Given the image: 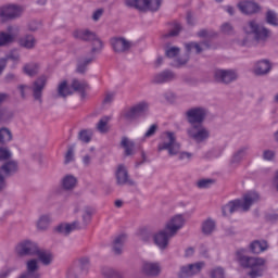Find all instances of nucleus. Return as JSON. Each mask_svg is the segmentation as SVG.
I'll return each mask as SVG.
<instances>
[{
  "label": "nucleus",
  "mask_w": 278,
  "mask_h": 278,
  "mask_svg": "<svg viewBox=\"0 0 278 278\" xmlns=\"http://www.w3.org/2000/svg\"><path fill=\"white\" fill-rule=\"evenodd\" d=\"M73 37L76 40H83L84 42H92V53H99L103 49V41L97 37V34L89 29H76L73 31Z\"/></svg>",
  "instance_id": "7"
},
{
  "label": "nucleus",
  "mask_w": 278,
  "mask_h": 278,
  "mask_svg": "<svg viewBox=\"0 0 278 278\" xmlns=\"http://www.w3.org/2000/svg\"><path fill=\"white\" fill-rule=\"evenodd\" d=\"M186 51L187 54L175 61L172 66H175L176 68H181V66H186L188 64V60H190V52L195 50V53H201L203 51V47H207V43L203 42L202 45H199L197 42H190L186 43Z\"/></svg>",
  "instance_id": "12"
},
{
  "label": "nucleus",
  "mask_w": 278,
  "mask_h": 278,
  "mask_svg": "<svg viewBox=\"0 0 278 278\" xmlns=\"http://www.w3.org/2000/svg\"><path fill=\"white\" fill-rule=\"evenodd\" d=\"M92 60H94V56L78 60L77 73H85L88 68V65L92 64Z\"/></svg>",
  "instance_id": "38"
},
{
  "label": "nucleus",
  "mask_w": 278,
  "mask_h": 278,
  "mask_svg": "<svg viewBox=\"0 0 278 278\" xmlns=\"http://www.w3.org/2000/svg\"><path fill=\"white\" fill-rule=\"evenodd\" d=\"M15 252L21 257L25 255H36L38 253V244L29 240L22 241L16 245Z\"/></svg>",
  "instance_id": "17"
},
{
  "label": "nucleus",
  "mask_w": 278,
  "mask_h": 278,
  "mask_svg": "<svg viewBox=\"0 0 278 278\" xmlns=\"http://www.w3.org/2000/svg\"><path fill=\"white\" fill-rule=\"evenodd\" d=\"M12 152L8 148H0V160H10Z\"/></svg>",
  "instance_id": "57"
},
{
  "label": "nucleus",
  "mask_w": 278,
  "mask_h": 278,
  "mask_svg": "<svg viewBox=\"0 0 278 278\" xmlns=\"http://www.w3.org/2000/svg\"><path fill=\"white\" fill-rule=\"evenodd\" d=\"M214 181L212 179H201L197 182L198 188L205 189L210 188Z\"/></svg>",
  "instance_id": "56"
},
{
  "label": "nucleus",
  "mask_w": 278,
  "mask_h": 278,
  "mask_svg": "<svg viewBox=\"0 0 278 278\" xmlns=\"http://www.w3.org/2000/svg\"><path fill=\"white\" fill-rule=\"evenodd\" d=\"M240 264L243 268H251L249 273L251 278L262 277L266 270V260L262 257L241 256Z\"/></svg>",
  "instance_id": "6"
},
{
  "label": "nucleus",
  "mask_w": 278,
  "mask_h": 278,
  "mask_svg": "<svg viewBox=\"0 0 278 278\" xmlns=\"http://www.w3.org/2000/svg\"><path fill=\"white\" fill-rule=\"evenodd\" d=\"M101 273L105 278H122L121 273H118L116 269L112 267H103L101 269Z\"/></svg>",
  "instance_id": "43"
},
{
  "label": "nucleus",
  "mask_w": 278,
  "mask_h": 278,
  "mask_svg": "<svg viewBox=\"0 0 278 278\" xmlns=\"http://www.w3.org/2000/svg\"><path fill=\"white\" fill-rule=\"evenodd\" d=\"M184 216L176 215L174 216L166 225L165 228L154 235V243L161 251H164L168 247V240L177 236V231L184 227Z\"/></svg>",
  "instance_id": "3"
},
{
  "label": "nucleus",
  "mask_w": 278,
  "mask_h": 278,
  "mask_svg": "<svg viewBox=\"0 0 278 278\" xmlns=\"http://www.w3.org/2000/svg\"><path fill=\"white\" fill-rule=\"evenodd\" d=\"M270 62L268 60L258 61L255 64L254 73L255 75H268L270 73Z\"/></svg>",
  "instance_id": "25"
},
{
  "label": "nucleus",
  "mask_w": 278,
  "mask_h": 278,
  "mask_svg": "<svg viewBox=\"0 0 278 278\" xmlns=\"http://www.w3.org/2000/svg\"><path fill=\"white\" fill-rule=\"evenodd\" d=\"M48 79L49 77H47V75H41L33 83L30 87L27 85L17 86V90H20L22 99H25L26 97L25 90L31 89L35 101L42 103V92L47 86Z\"/></svg>",
  "instance_id": "5"
},
{
  "label": "nucleus",
  "mask_w": 278,
  "mask_h": 278,
  "mask_svg": "<svg viewBox=\"0 0 278 278\" xmlns=\"http://www.w3.org/2000/svg\"><path fill=\"white\" fill-rule=\"evenodd\" d=\"M101 16H103V9H98L93 13L92 18H93V21H99V18H101Z\"/></svg>",
  "instance_id": "61"
},
{
  "label": "nucleus",
  "mask_w": 278,
  "mask_h": 278,
  "mask_svg": "<svg viewBox=\"0 0 278 278\" xmlns=\"http://www.w3.org/2000/svg\"><path fill=\"white\" fill-rule=\"evenodd\" d=\"M16 40V36L12 33L0 30V47H8Z\"/></svg>",
  "instance_id": "29"
},
{
  "label": "nucleus",
  "mask_w": 278,
  "mask_h": 278,
  "mask_svg": "<svg viewBox=\"0 0 278 278\" xmlns=\"http://www.w3.org/2000/svg\"><path fill=\"white\" fill-rule=\"evenodd\" d=\"M266 22L268 23V25L278 27L277 13H275V11H273V10H268L266 13Z\"/></svg>",
  "instance_id": "46"
},
{
  "label": "nucleus",
  "mask_w": 278,
  "mask_h": 278,
  "mask_svg": "<svg viewBox=\"0 0 278 278\" xmlns=\"http://www.w3.org/2000/svg\"><path fill=\"white\" fill-rule=\"evenodd\" d=\"M77 229H81V225L79 222L75 220L71 224L68 223H63L56 226L55 231L58 233H61L62 236H71L73 231H77Z\"/></svg>",
  "instance_id": "20"
},
{
  "label": "nucleus",
  "mask_w": 278,
  "mask_h": 278,
  "mask_svg": "<svg viewBox=\"0 0 278 278\" xmlns=\"http://www.w3.org/2000/svg\"><path fill=\"white\" fill-rule=\"evenodd\" d=\"M41 25H42V24H40V22H38V21H33V22L29 23L28 29H29L30 31H38V28L41 27Z\"/></svg>",
  "instance_id": "59"
},
{
  "label": "nucleus",
  "mask_w": 278,
  "mask_h": 278,
  "mask_svg": "<svg viewBox=\"0 0 278 278\" xmlns=\"http://www.w3.org/2000/svg\"><path fill=\"white\" fill-rule=\"evenodd\" d=\"M38 260L33 258L27 261L26 263V273L20 276L18 278H40V274L38 273Z\"/></svg>",
  "instance_id": "19"
},
{
  "label": "nucleus",
  "mask_w": 278,
  "mask_h": 278,
  "mask_svg": "<svg viewBox=\"0 0 278 278\" xmlns=\"http://www.w3.org/2000/svg\"><path fill=\"white\" fill-rule=\"evenodd\" d=\"M1 60H5V65L8 66V62H13L14 66L21 62V53L18 50L13 49L9 53L5 54L4 58H1Z\"/></svg>",
  "instance_id": "34"
},
{
  "label": "nucleus",
  "mask_w": 278,
  "mask_h": 278,
  "mask_svg": "<svg viewBox=\"0 0 278 278\" xmlns=\"http://www.w3.org/2000/svg\"><path fill=\"white\" fill-rule=\"evenodd\" d=\"M179 48L170 47L165 51V55H167L168 58H177V55H179Z\"/></svg>",
  "instance_id": "53"
},
{
  "label": "nucleus",
  "mask_w": 278,
  "mask_h": 278,
  "mask_svg": "<svg viewBox=\"0 0 278 278\" xmlns=\"http://www.w3.org/2000/svg\"><path fill=\"white\" fill-rule=\"evenodd\" d=\"M18 45L24 47V49H34L36 47V38L33 35H26L20 38Z\"/></svg>",
  "instance_id": "31"
},
{
  "label": "nucleus",
  "mask_w": 278,
  "mask_h": 278,
  "mask_svg": "<svg viewBox=\"0 0 278 278\" xmlns=\"http://www.w3.org/2000/svg\"><path fill=\"white\" fill-rule=\"evenodd\" d=\"M205 266L204 262H198L194 264L184 265L180 267V270L178 273L179 278H189L194 277V275H199L203 267Z\"/></svg>",
  "instance_id": "16"
},
{
  "label": "nucleus",
  "mask_w": 278,
  "mask_h": 278,
  "mask_svg": "<svg viewBox=\"0 0 278 278\" xmlns=\"http://www.w3.org/2000/svg\"><path fill=\"white\" fill-rule=\"evenodd\" d=\"M211 277L212 278H225V269L223 267H216L213 270H211Z\"/></svg>",
  "instance_id": "50"
},
{
  "label": "nucleus",
  "mask_w": 278,
  "mask_h": 278,
  "mask_svg": "<svg viewBox=\"0 0 278 278\" xmlns=\"http://www.w3.org/2000/svg\"><path fill=\"white\" fill-rule=\"evenodd\" d=\"M150 104L147 101H141L132 105V110H135V114H137V117L140 118V116H144L147 112H149Z\"/></svg>",
  "instance_id": "28"
},
{
  "label": "nucleus",
  "mask_w": 278,
  "mask_h": 278,
  "mask_svg": "<svg viewBox=\"0 0 278 278\" xmlns=\"http://www.w3.org/2000/svg\"><path fill=\"white\" fill-rule=\"evenodd\" d=\"M207 116V109L205 108H192L186 112L187 122L190 127L187 128V136L195 144H204L210 140V129L203 125L205 117Z\"/></svg>",
  "instance_id": "1"
},
{
  "label": "nucleus",
  "mask_w": 278,
  "mask_h": 278,
  "mask_svg": "<svg viewBox=\"0 0 278 278\" xmlns=\"http://www.w3.org/2000/svg\"><path fill=\"white\" fill-rule=\"evenodd\" d=\"M263 160H265L266 162H273V160H275V151L264 150L263 151Z\"/></svg>",
  "instance_id": "55"
},
{
  "label": "nucleus",
  "mask_w": 278,
  "mask_h": 278,
  "mask_svg": "<svg viewBox=\"0 0 278 278\" xmlns=\"http://www.w3.org/2000/svg\"><path fill=\"white\" fill-rule=\"evenodd\" d=\"M121 146L125 149V155H131L134 153V141L127 137H123Z\"/></svg>",
  "instance_id": "42"
},
{
  "label": "nucleus",
  "mask_w": 278,
  "mask_h": 278,
  "mask_svg": "<svg viewBox=\"0 0 278 278\" xmlns=\"http://www.w3.org/2000/svg\"><path fill=\"white\" fill-rule=\"evenodd\" d=\"M51 215L49 214H43L41 215L38 220H37V229L39 231H47L51 225Z\"/></svg>",
  "instance_id": "27"
},
{
  "label": "nucleus",
  "mask_w": 278,
  "mask_h": 278,
  "mask_svg": "<svg viewBox=\"0 0 278 278\" xmlns=\"http://www.w3.org/2000/svg\"><path fill=\"white\" fill-rule=\"evenodd\" d=\"M222 34H227L228 36L233 34V26L230 23H224L220 26Z\"/></svg>",
  "instance_id": "52"
},
{
  "label": "nucleus",
  "mask_w": 278,
  "mask_h": 278,
  "mask_svg": "<svg viewBox=\"0 0 278 278\" xmlns=\"http://www.w3.org/2000/svg\"><path fill=\"white\" fill-rule=\"evenodd\" d=\"M14 79H16V75H14L12 73L7 74L5 77H4L5 84H10V81H14Z\"/></svg>",
  "instance_id": "63"
},
{
  "label": "nucleus",
  "mask_w": 278,
  "mask_h": 278,
  "mask_svg": "<svg viewBox=\"0 0 278 278\" xmlns=\"http://www.w3.org/2000/svg\"><path fill=\"white\" fill-rule=\"evenodd\" d=\"M163 97L166 101H173L175 99V93H173V91H166Z\"/></svg>",
  "instance_id": "62"
},
{
  "label": "nucleus",
  "mask_w": 278,
  "mask_h": 278,
  "mask_svg": "<svg viewBox=\"0 0 278 278\" xmlns=\"http://www.w3.org/2000/svg\"><path fill=\"white\" fill-rule=\"evenodd\" d=\"M24 73L29 77H34V75H38V64L30 63L24 66Z\"/></svg>",
  "instance_id": "47"
},
{
  "label": "nucleus",
  "mask_w": 278,
  "mask_h": 278,
  "mask_svg": "<svg viewBox=\"0 0 278 278\" xmlns=\"http://www.w3.org/2000/svg\"><path fill=\"white\" fill-rule=\"evenodd\" d=\"M127 8H135L139 12H157L162 5V0H126Z\"/></svg>",
  "instance_id": "8"
},
{
  "label": "nucleus",
  "mask_w": 278,
  "mask_h": 278,
  "mask_svg": "<svg viewBox=\"0 0 278 278\" xmlns=\"http://www.w3.org/2000/svg\"><path fill=\"white\" fill-rule=\"evenodd\" d=\"M81 270H88L90 268V260L88 257H83L79 260Z\"/></svg>",
  "instance_id": "58"
},
{
  "label": "nucleus",
  "mask_w": 278,
  "mask_h": 278,
  "mask_svg": "<svg viewBox=\"0 0 278 278\" xmlns=\"http://www.w3.org/2000/svg\"><path fill=\"white\" fill-rule=\"evenodd\" d=\"M126 240L127 237L125 235H119L113 240V253L115 255L123 253V247H125Z\"/></svg>",
  "instance_id": "26"
},
{
  "label": "nucleus",
  "mask_w": 278,
  "mask_h": 278,
  "mask_svg": "<svg viewBox=\"0 0 278 278\" xmlns=\"http://www.w3.org/2000/svg\"><path fill=\"white\" fill-rule=\"evenodd\" d=\"M37 255L38 261L43 265V266H51L53 263V254L47 250H40L38 249V252L35 253Z\"/></svg>",
  "instance_id": "23"
},
{
  "label": "nucleus",
  "mask_w": 278,
  "mask_h": 278,
  "mask_svg": "<svg viewBox=\"0 0 278 278\" xmlns=\"http://www.w3.org/2000/svg\"><path fill=\"white\" fill-rule=\"evenodd\" d=\"M151 236H153V232L149 228H141L138 231V238L139 240H142V242H149V240H151Z\"/></svg>",
  "instance_id": "45"
},
{
  "label": "nucleus",
  "mask_w": 278,
  "mask_h": 278,
  "mask_svg": "<svg viewBox=\"0 0 278 278\" xmlns=\"http://www.w3.org/2000/svg\"><path fill=\"white\" fill-rule=\"evenodd\" d=\"M71 162H75V149L70 147L65 154V164H71Z\"/></svg>",
  "instance_id": "49"
},
{
  "label": "nucleus",
  "mask_w": 278,
  "mask_h": 278,
  "mask_svg": "<svg viewBox=\"0 0 278 278\" xmlns=\"http://www.w3.org/2000/svg\"><path fill=\"white\" fill-rule=\"evenodd\" d=\"M92 129H83L78 132V140H80V142H85V144H88V142L92 140Z\"/></svg>",
  "instance_id": "40"
},
{
  "label": "nucleus",
  "mask_w": 278,
  "mask_h": 278,
  "mask_svg": "<svg viewBox=\"0 0 278 278\" xmlns=\"http://www.w3.org/2000/svg\"><path fill=\"white\" fill-rule=\"evenodd\" d=\"M177 79V76L172 71H163L153 77L154 84H168V81H175Z\"/></svg>",
  "instance_id": "21"
},
{
  "label": "nucleus",
  "mask_w": 278,
  "mask_h": 278,
  "mask_svg": "<svg viewBox=\"0 0 278 278\" xmlns=\"http://www.w3.org/2000/svg\"><path fill=\"white\" fill-rule=\"evenodd\" d=\"M215 228H216V223H214V220L212 219H207L202 224V231L206 236H210V233H212V231H214Z\"/></svg>",
  "instance_id": "44"
},
{
  "label": "nucleus",
  "mask_w": 278,
  "mask_h": 278,
  "mask_svg": "<svg viewBox=\"0 0 278 278\" xmlns=\"http://www.w3.org/2000/svg\"><path fill=\"white\" fill-rule=\"evenodd\" d=\"M92 220V210L91 208H85V213L83 214V223L84 225H88Z\"/></svg>",
  "instance_id": "51"
},
{
  "label": "nucleus",
  "mask_w": 278,
  "mask_h": 278,
  "mask_svg": "<svg viewBox=\"0 0 278 278\" xmlns=\"http://www.w3.org/2000/svg\"><path fill=\"white\" fill-rule=\"evenodd\" d=\"M267 249L268 243L266 241H254L250 245V250L255 254L264 253Z\"/></svg>",
  "instance_id": "35"
},
{
  "label": "nucleus",
  "mask_w": 278,
  "mask_h": 278,
  "mask_svg": "<svg viewBox=\"0 0 278 278\" xmlns=\"http://www.w3.org/2000/svg\"><path fill=\"white\" fill-rule=\"evenodd\" d=\"M12 142V130L8 127L0 128V144H8Z\"/></svg>",
  "instance_id": "37"
},
{
  "label": "nucleus",
  "mask_w": 278,
  "mask_h": 278,
  "mask_svg": "<svg viewBox=\"0 0 278 278\" xmlns=\"http://www.w3.org/2000/svg\"><path fill=\"white\" fill-rule=\"evenodd\" d=\"M179 31H181V24L175 23L173 29L165 35V38H173L175 36H179Z\"/></svg>",
  "instance_id": "48"
},
{
  "label": "nucleus",
  "mask_w": 278,
  "mask_h": 278,
  "mask_svg": "<svg viewBox=\"0 0 278 278\" xmlns=\"http://www.w3.org/2000/svg\"><path fill=\"white\" fill-rule=\"evenodd\" d=\"M249 155V147H242L240 148L231 159V164H240Z\"/></svg>",
  "instance_id": "33"
},
{
  "label": "nucleus",
  "mask_w": 278,
  "mask_h": 278,
  "mask_svg": "<svg viewBox=\"0 0 278 278\" xmlns=\"http://www.w3.org/2000/svg\"><path fill=\"white\" fill-rule=\"evenodd\" d=\"M112 117L103 116L97 124V129L100 134H108V124Z\"/></svg>",
  "instance_id": "41"
},
{
  "label": "nucleus",
  "mask_w": 278,
  "mask_h": 278,
  "mask_svg": "<svg viewBox=\"0 0 278 278\" xmlns=\"http://www.w3.org/2000/svg\"><path fill=\"white\" fill-rule=\"evenodd\" d=\"M77 186V178L73 175H66L62 179V187L64 190H73Z\"/></svg>",
  "instance_id": "36"
},
{
  "label": "nucleus",
  "mask_w": 278,
  "mask_h": 278,
  "mask_svg": "<svg viewBox=\"0 0 278 278\" xmlns=\"http://www.w3.org/2000/svg\"><path fill=\"white\" fill-rule=\"evenodd\" d=\"M157 131V124H152L143 135V138H153V135Z\"/></svg>",
  "instance_id": "54"
},
{
  "label": "nucleus",
  "mask_w": 278,
  "mask_h": 278,
  "mask_svg": "<svg viewBox=\"0 0 278 278\" xmlns=\"http://www.w3.org/2000/svg\"><path fill=\"white\" fill-rule=\"evenodd\" d=\"M237 8L241 14H245L247 16L260 14V12L262 11V7H260L257 2L251 0L239 1Z\"/></svg>",
  "instance_id": "15"
},
{
  "label": "nucleus",
  "mask_w": 278,
  "mask_h": 278,
  "mask_svg": "<svg viewBox=\"0 0 278 278\" xmlns=\"http://www.w3.org/2000/svg\"><path fill=\"white\" fill-rule=\"evenodd\" d=\"M110 45L114 53H129L134 49V41L125 37H113Z\"/></svg>",
  "instance_id": "11"
},
{
  "label": "nucleus",
  "mask_w": 278,
  "mask_h": 278,
  "mask_svg": "<svg viewBox=\"0 0 278 278\" xmlns=\"http://www.w3.org/2000/svg\"><path fill=\"white\" fill-rule=\"evenodd\" d=\"M112 101H114V93L113 92L106 93L104 97L103 103L105 105H108V104L112 103Z\"/></svg>",
  "instance_id": "60"
},
{
  "label": "nucleus",
  "mask_w": 278,
  "mask_h": 278,
  "mask_svg": "<svg viewBox=\"0 0 278 278\" xmlns=\"http://www.w3.org/2000/svg\"><path fill=\"white\" fill-rule=\"evenodd\" d=\"M258 201L260 194H257L255 191H250L244 194L243 200H233L224 205L222 208L223 215L229 216V214H233V212H238V210L249 212V210H251V205H253V203H257Z\"/></svg>",
  "instance_id": "4"
},
{
  "label": "nucleus",
  "mask_w": 278,
  "mask_h": 278,
  "mask_svg": "<svg viewBox=\"0 0 278 278\" xmlns=\"http://www.w3.org/2000/svg\"><path fill=\"white\" fill-rule=\"evenodd\" d=\"M16 16H21V8L14 4L0 8V18L2 21H10V18H16Z\"/></svg>",
  "instance_id": "18"
},
{
  "label": "nucleus",
  "mask_w": 278,
  "mask_h": 278,
  "mask_svg": "<svg viewBox=\"0 0 278 278\" xmlns=\"http://www.w3.org/2000/svg\"><path fill=\"white\" fill-rule=\"evenodd\" d=\"M244 31L245 34H253L254 40H256V42H264L270 36L268 28L260 25L255 21L249 22L244 27Z\"/></svg>",
  "instance_id": "9"
},
{
  "label": "nucleus",
  "mask_w": 278,
  "mask_h": 278,
  "mask_svg": "<svg viewBox=\"0 0 278 278\" xmlns=\"http://www.w3.org/2000/svg\"><path fill=\"white\" fill-rule=\"evenodd\" d=\"M10 273H12V269H7L0 273V278H8L10 277Z\"/></svg>",
  "instance_id": "64"
},
{
  "label": "nucleus",
  "mask_w": 278,
  "mask_h": 278,
  "mask_svg": "<svg viewBox=\"0 0 278 278\" xmlns=\"http://www.w3.org/2000/svg\"><path fill=\"white\" fill-rule=\"evenodd\" d=\"M213 79L217 84L229 86V84L238 81V72L236 70H215L213 73Z\"/></svg>",
  "instance_id": "10"
},
{
  "label": "nucleus",
  "mask_w": 278,
  "mask_h": 278,
  "mask_svg": "<svg viewBox=\"0 0 278 278\" xmlns=\"http://www.w3.org/2000/svg\"><path fill=\"white\" fill-rule=\"evenodd\" d=\"M121 121L124 123H134V121H138V115L132 106L124 109L119 115Z\"/></svg>",
  "instance_id": "24"
},
{
  "label": "nucleus",
  "mask_w": 278,
  "mask_h": 278,
  "mask_svg": "<svg viewBox=\"0 0 278 278\" xmlns=\"http://www.w3.org/2000/svg\"><path fill=\"white\" fill-rule=\"evenodd\" d=\"M161 142L157 144V151H167L169 157L177 155L178 161L184 164H190L194 154L191 152L181 151V143L177 141V135L173 131H164L161 135Z\"/></svg>",
  "instance_id": "2"
},
{
  "label": "nucleus",
  "mask_w": 278,
  "mask_h": 278,
  "mask_svg": "<svg viewBox=\"0 0 278 278\" xmlns=\"http://www.w3.org/2000/svg\"><path fill=\"white\" fill-rule=\"evenodd\" d=\"M18 170V163L16 161H8L0 167V192L5 190V177H11Z\"/></svg>",
  "instance_id": "13"
},
{
  "label": "nucleus",
  "mask_w": 278,
  "mask_h": 278,
  "mask_svg": "<svg viewBox=\"0 0 278 278\" xmlns=\"http://www.w3.org/2000/svg\"><path fill=\"white\" fill-rule=\"evenodd\" d=\"M142 273L147 277H157L162 273V267L157 263H143Z\"/></svg>",
  "instance_id": "22"
},
{
  "label": "nucleus",
  "mask_w": 278,
  "mask_h": 278,
  "mask_svg": "<svg viewBox=\"0 0 278 278\" xmlns=\"http://www.w3.org/2000/svg\"><path fill=\"white\" fill-rule=\"evenodd\" d=\"M13 116H14V114L12 113V111H10L5 108L0 109V125L10 123V121H12Z\"/></svg>",
  "instance_id": "39"
},
{
  "label": "nucleus",
  "mask_w": 278,
  "mask_h": 278,
  "mask_svg": "<svg viewBox=\"0 0 278 278\" xmlns=\"http://www.w3.org/2000/svg\"><path fill=\"white\" fill-rule=\"evenodd\" d=\"M115 179L117 186H136V182L129 177V170L124 164L117 165L115 169Z\"/></svg>",
  "instance_id": "14"
},
{
  "label": "nucleus",
  "mask_w": 278,
  "mask_h": 278,
  "mask_svg": "<svg viewBox=\"0 0 278 278\" xmlns=\"http://www.w3.org/2000/svg\"><path fill=\"white\" fill-rule=\"evenodd\" d=\"M73 94V89L68 87V83L66 80H63L58 86V96L62 99H66V97H71Z\"/></svg>",
  "instance_id": "30"
},
{
  "label": "nucleus",
  "mask_w": 278,
  "mask_h": 278,
  "mask_svg": "<svg viewBox=\"0 0 278 278\" xmlns=\"http://www.w3.org/2000/svg\"><path fill=\"white\" fill-rule=\"evenodd\" d=\"M72 88L76 92H80L81 98L84 99L86 97V88H88V83L86 80H79V79H74L72 81Z\"/></svg>",
  "instance_id": "32"
}]
</instances>
